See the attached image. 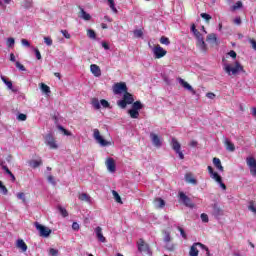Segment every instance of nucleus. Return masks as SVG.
<instances>
[{
	"label": "nucleus",
	"instance_id": "59",
	"mask_svg": "<svg viewBox=\"0 0 256 256\" xmlns=\"http://www.w3.org/2000/svg\"><path fill=\"white\" fill-rule=\"evenodd\" d=\"M18 121H27V115L26 114H19L18 115Z\"/></svg>",
	"mask_w": 256,
	"mask_h": 256
},
{
	"label": "nucleus",
	"instance_id": "44",
	"mask_svg": "<svg viewBox=\"0 0 256 256\" xmlns=\"http://www.w3.org/2000/svg\"><path fill=\"white\" fill-rule=\"evenodd\" d=\"M59 211H60L62 217H68L69 216V213L67 212V209H65L61 206H59Z\"/></svg>",
	"mask_w": 256,
	"mask_h": 256
},
{
	"label": "nucleus",
	"instance_id": "27",
	"mask_svg": "<svg viewBox=\"0 0 256 256\" xmlns=\"http://www.w3.org/2000/svg\"><path fill=\"white\" fill-rule=\"evenodd\" d=\"M153 203L158 207V209H163V207H165V200L162 198H155Z\"/></svg>",
	"mask_w": 256,
	"mask_h": 256
},
{
	"label": "nucleus",
	"instance_id": "62",
	"mask_svg": "<svg viewBox=\"0 0 256 256\" xmlns=\"http://www.w3.org/2000/svg\"><path fill=\"white\" fill-rule=\"evenodd\" d=\"M16 67L20 71H25V66L23 64H21L20 62H16Z\"/></svg>",
	"mask_w": 256,
	"mask_h": 256
},
{
	"label": "nucleus",
	"instance_id": "60",
	"mask_svg": "<svg viewBox=\"0 0 256 256\" xmlns=\"http://www.w3.org/2000/svg\"><path fill=\"white\" fill-rule=\"evenodd\" d=\"M21 43L24 45V47H31V43H29V40L27 39H22Z\"/></svg>",
	"mask_w": 256,
	"mask_h": 256
},
{
	"label": "nucleus",
	"instance_id": "4",
	"mask_svg": "<svg viewBox=\"0 0 256 256\" xmlns=\"http://www.w3.org/2000/svg\"><path fill=\"white\" fill-rule=\"evenodd\" d=\"M93 137L95 141H97V143L101 145V147H109V145H111V142L105 140L103 136H101V132L99 131V129L93 130Z\"/></svg>",
	"mask_w": 256,
	"mask_h": 256
},
{
	"label": "nucleus",
	"instance_id": "15",
	"mask_svg": "<svg viewBox=\"0 0 256 256\" xmlns=\"http://www.w3.org/2000/svg\"><path fill=\"white\" fill-rule=\"evenodd\" d=\"M106 167L110 173H115L116 171L115 160L113 158H108L106 160Z\"/></svg>",
	"mask_w": 256,
	"mask_h": 256
},
{
	"label": "nucleus",
	"instance_id": "43",
	"mask_svg": "<svg viewBox=\"0 0 256 256\" xmlns=\"http://www.w3.org/2000/svg\"><path fill=\"white\" fill-rule=\"evenodd\" d=\"M200 16L202 17V19L206 20V23H209V21L212 19L211 15L207 13H201Z\"/></svg>",
	"mask_w": 256,
	"mask_h": 256
},
{
	"label": "nucleus",
	"instance_id": "33",
	"mask_svg": "<svg viewBox=\"0 0 256 256\" xmlns=\"http://www.w3.org/2000/svg\"><path fill=\"white\" fill-rule=\"evenodd\" d=\"M165 249H166V251L173 252L177 249V244H173L171 242H166Z\"/></svg>",
	"mask_w": 256,
	"mask_h": 256
},
{
	"label": "nucleus",
	"instance_id": "9",
	"mask_svg": "<svg viewBox=\"0 0 256 256\" xmlns=\"http://www.w3.org/2000/svg\"><path fill=\"white\" fill-rule=\"evenodd\" d=\"M126 91H128V89L125 82H117L113 85V93L115 95H121V93H126Z\"/></svg>",
	"mask_w": 256,
	"mask_h": 256
},
{
	"label": "nucleus",
	"instance_id": "54",
	"mask_svg": "<svg viewBox=\"0 0 256 256\" xmlns=\"http://www.w3.org/2000/svg\"><path fill=\"white\" fill-rule=\"evenodd\" d=\"M34 53L36 55V59H38V61H41L42 59L41 52L37 48H34Z\"/></svg>",
	"mask_w": 256,
	"mask_h": 256
},
{
	"label": "nucleus",
	"instance_id": "41",
	"mask_svg": "<svg viewBox=\"0 0 256 256\" xmlns=\"http://www.w3.org/2000/svg\"><path fill=\"white\" fill-rule=\"evenodd\" d=\"M164 241H165V243H171V232H167V231H165L164 232Z\"/></svg>",
	"mask_w": 256,
	"mask_h": 256
},
{
	"label": "nucleus",
	"instance_id": "25",
	"mask_svg": "<svg viewBox=\"0 0 256 256\" xmlns=\"http://www.w3.org/2000/svg\"><path fill=\"white\" fill-rule=\"evenodd\" d=\"M16 247H18V249H21V251H23V253H25V251H27V244L25 243V241H23V239H19L17 241Z\"/></svg>",
	"mask_w": 256,
	"mask_h": 256
},
{
	"label": "nucleus",
	"instance_id": "5",
	"mask_svg": "<svg viewBox=\"0 0 256 256\" xmlns=\"http://www.w3.org/2000/svg\"><path fill=\"white\" fill-rule=\"evenodd\" d=\"M137 247H138L139 253H144L145 255H150L151 247H149V244L146 243V241L143 240L142 238H140L137 241Z\"/></svg>",
	"mask_w": 256,
	"mask_h": 256
},
{
	"label": "nucleus",
	"instance_id": "46",
	"mask_svg": "<svg viewBox=\"0 0 256 256\" xmlns=\"http://www.w3.org/2000/svg\"><path fill=\"white\" fill-rule=\"evenodd\" d=\"M44 43H45L48 47H51V45H53V39H51V37H44Z\"/></svg>",
	"mask_w": 256,
	"mask_h": 256
},
{
	"label": "nucleus",
	"instance_id": "20",
	"mask_svg": "<svg viewBox=\"0 0 256 256\" xmlns=\"http://www.w3.org/2000/svg\"><path fill=\"white\" fill-rule=\"evenodd\" d=\"M90 71L94 77H99L101 75V68L97 64H92L90 66Z\"/></svg>",
	"mask_w": 256,
	"mask_h": 256
},
{
	"label": "nucleus",
	"instance_id": "36",
	"mask_svg": "<svg viewBox=\"0 0 256 256\" xmlns=\"http://www.w3.org/2000/svg\"><path fill=\"white\" fill-rule=\"evenodd\" d=\"M87 37H89V39H97V33H95V30L93 29H88Z\"/></svg>",
	"mask_w": 256,
	"mask_h": 256
},
{
	"label": "nucleus",
	"instance_id": "53",
	"mask_svg": "<svg viewBox=\"0 0 256 256\" xmlns=\"http://www.w3.org/2000/svg\"><path fill=\"white\" fill-rule=\"evenodd\" d=\"M2 169L5 171V173H7V175L12 174L13 172H11V170H9V167H7L6 165H3V162L0 164Z\"/></svg>",
	"mask_w": 256,
	"mask_h": 256
},
{
	"label": "nucleus",
	"instance_id": "16",
	"mask_svg": "<svg viewBox=\"0 0 256 256\" xmlns=\"http://www.w3.org/2000/svg\"><path fill=\"white\" fill-rule=\"evenodd\" d=\"M150 138L154 147H161L162 142H161V138H159V135L155 133H150Z\"/></svg>",
	"mask_w": 256,
	"mask_h": 256
},
{
	"label": "nucleus",
	"instance_id": "8",
	"mask_svg": "<svg viewBox=\"0 0 256 256\" xmlns=\"http://www.w3.org/2000/svg\"><path fill=\"white\" fill-rule=\"evenodd\" d=\"M197 247H201L204 251H209V248L205 246V244L201 242H196L190 247L189 256H199V249Z\"/></svg>",
	"mask_w": 256,
	"mask_h": 256
},
{
	"label": "nucleus",
	"instance_id": "29",
	"mask_svg": "<svg viewBox=\"0 0 256 256\" xmlns=\"http://www.w3.org/2000/svg\"><path fill=\"white\" fill-rule=\"evenodd\" d=\"M225 146L227 151H230L231 153L235 151V144H233V142H230L229 139L225 140Z\"/></svg>",
	"mask_w": 256,
	"mask_h": 256
},
{
	"label": "nucleus",
	"instance_id": "19",
	"mask_svg": "<svg viewBox=\"0 0 256 256\" xmlns=\"http://www.w3.org/2000/svg\"><path fill=\"white\" fill-rule=\"evenodd\" d=\"M185 181L186 183H190V185H197V179H195V176L191 172L185 174Z\"/></svg>",
	"mask_w": 256,
	"mask_h": 256
},
{
	"label": "nucleus",
	"instance_id": "56",
	"mask_svg": "<svg viewBox=\"0 0 256 256\" xmlns=\"http://www.w3.org/2000/svg\"><path fill=\"white\" fill-rule=\"evenodd\" d=\"M248 209L249 211H252V213H256L255 204L253 202H250Z\"/></svg>",
	"mask_w": 256,
	"mask_h": 256
},
{
	"label": "nucleus",
	"instance_id": "18",
	"mask_svg": "<svg viewBox=\"0 0 256 256\" xmlns=\"http://www.w3.org/2000/svg\"><path fill=\"white\" fill-rule=\"evenodd\" d=\"M78 17L83 19L84 21H91V14L85 12V9L80 7V11L78 13Z\"/></svg>",
	"mask_w": 256,
	"mask_h": 256
},
{
	"label": "nucleus",
	"instance_id": "10",
	"mask_svg": "<svg viewBox=\"0 0 256 256\" xmlns=\"http://www.w3.org/2000/svg\"><path fill=\"white\" fill-rule=\"evenodd\" d=\"M34 226L39 231L40 237H49L51 235V229L39 224V222H35Z\"/></svg>",
	"mask_w": 256,
	"mask_h": 256
},
{
	"label": "nucleus",
	"instance_id": "1",
	"mask_svg": "<svg viewBox=\"0 0 256 256\" xmlns=\"http://www.w3.org/2000/svg\"><path fill=\"white\" fill-rule=\"evenodd\" d=\"M225 73L228 75H237L238 73H245V69L243 68V65L239 63V61L235 62V66L232 67L231 64H226L224 67Z\"/></svg>",
	"mask_w": 256,
	"mask_h": 256
},
{
	"label": "nucleus",
	"instance_id": "14",
	"mask_svg": "<svg viewBox=\"0 0 256 256\" xmlns=\"http://www.w3.org/2000/svg\"><path fill=\"white\" fill-rule=\"evenodd\" d=\"M95 233H96V237H97L98 241H100V243H106L107 238H105V236H103V228H101V226H98L95 228Z\"/></svg>",
	"mask_w": 256,
	"mask_h": 256
},
{
	"label": "nucleus",
	"instance_id": "55",
	"mask_svg": "<svg viewBox=\"0 0 256 256\" xmlns=\"http://www.w3.org/2000/svg\"><path fill=\"white\" fill-rule=\"evenodd\" d=\"M61 33L65 39H71V34H69V31L67 30H61Z\"/></svg>",
	"mask_w": 256,
	"mask_h": 256
},
{
	"label": "nucleus",
	"instance_id": "61",
	"mask_svg": "<svg viewBox=\"0 0 256 256\" xmlns=\"http://www.w3.org/2000/svg\"><path fill=\"white\" fill-rule=\"evenodd\" d=\"M72 229H73V231H79V229H80L79 223L73 222Z\"/></svg>",
	"mask_w": 256,
	"mask_h": 256
},
{
	"label": "nucleus",
	"instance_id": "2",
	"mask_svg": "<svg viewBox=\"0 0 256 256\" xmlns=\"http://www.w3.org/2000/svg\"><path fill=\"white\" fill-rule=\"evenodd\" d=\"M135 99L133 98L132 94L129 93V91L124 92L122 100H119L117 102L118 106L121 107V109H125L127 105H133Z\"/></svg>",
	"mask_w": 256,
	"mask_h": 256
},
{
	"label": "nucleus",
	"instance_id": "11",
	"mask_svg": "<svg viewBox=\"0 0 256 256\" xmlns=\"http://www.w3.org/2000/svg\"><path fill=\"white\" fill-rule=\"evenodd\" d=\"M246 163L250 169V175H252V177H256V159H255V157H247Z\"/></svg>",
	"mask_w": 256,
	"mask_h": 256
},
{
	"label": "nucleus",
	"instance_id": "47",
	"mask_svg": "<svg viewBox=\"0 0 256 256\" xmlns=\"http://www.w3.org/2000/svg\"><path fill=\"white\" fill-rule=\"evenodd\" d=\"M100 105H102V107H104V109H107L110 107L111 104H109V102L105 99L100 100Z\"/></svg>",
	"mask_w": 256,
	"mask_h": 256
},
{
	"label": "nucleus",
	"instance_id": "37",
	"mask_svg": "<svg viewBox=\"0 0 256 256\" xmlns=\"http://www.w3.org/2000/svg\"><path fill=\"white\" fill-rule=\"evenodd\" d=\"M112 195H113L116 203H123V201L121 200V196L119 195V193L117 191L113 190Z\"/></svg>",
	"mask_w": 256,
	"mask_h": 256
},
{
	"label": "nucleus",
	"instance_id": "6",
	"mask_svg": "<svg viewBox=\"0 0 256 256\" xmlns=\"http://www.w3.org/2000/svg\"><path fill=\"white\" fill-rule=\"evenodd\" d=\"M194 37L197 39V47L201 49L204 53L207 51V44L205 43V40L203 38V34L197 30L193 33Z\"/></svg>",
	"mask_w": 256,
	"mask_h": 256
},
{
	"label": "nucleus",
	"instance_id": "23",
	"mask_svg": "<svg viewBox=\"0 0 256 256\" xmlns=\"http://www.w3.org/2000/svg\"><path fill=\"white\" fill-rule=\"evenodd\" d=\"M172 149L176 152L181 151V144L179 143V141L177 140V138H172Z\"/></svg>",
	"mask_w": 256,
	"mask_h": 256
},
{
	"label": "nucleus",
	"instance_id": "31",
	"mask_svg": "<svg viewBox=\"0 0 256 256\" xmlns=\"http://www.w3.org/2000/svg\"><path fill=\"white\" fill-rule=\"evenodd\" d=\"M40 89L42 93H45V95H49V93H51V88L45 83H40Z\"/></svg>",
	"mask_w": 256,
	"mask_h": 256
},
{
	"label": "nucleus",
	"instance_id": "45",
	"mask_svg": "<svg viewBox=\"0 0 256 256\" xmlns=\"http://www.w3.org/2000/svg\"><path fill=\"white\" fill-rule=\"evenodd\" d=\"M58 129H59V131H62V133H64V135H66L67 137L71 136V132H69L63 126H58Z\"/></svg>",
	"mask_w": 256,
	"mask_h": 256
},
{
	"label": "nucleus",
	"instance_id": "12",
	"mask_svg": "<svg viewBox=\"0 0 256 256\" xmlns=\"http://www.w3.org/2000/svg\"><path fill=\"white\" fill-rule=\"evenodd\" d=\"M153 53L155 59H162V57H165V55H167V50L163 49V47L158 44L154 47Z\"/></svg>",
	"mask_w": 256,
	"mask_h": 256
},
{
	"label": "nucleus",
	"instance_id": "64",
	"mask_svg": "<svg viewBox=\"0 0 256 256\" xmlns=\"http://www.w3.org/2000/svg\"><path fill=\"white\" fill-rule=\"evenodd\" d=\"M206 97H207L208 99H215V93H213V92H208V93L206 94Z\"/></svg>",
	"mask_w": 256,
	"mask_h": 256
},
{
	"label": "nucleus",
	"instance_id": "17",
	"mask_svg": "<svg viewBox=\"0 0 256 256\" xmlns=\"http://www.w3.org/2000/svg\"><path fill=\"white\" fill-rule=\"evenodd\" d=\"M179 83L181 86L184 87V89H187L190 91L193 95H195V89H193V86L188 84L187 81H185L183 78H179Z\"/></svg>",
	"mask_w": 256,
	"mask_h": 256
},
{
	"label": "nucleus",
	"instance_id": "42",
	"mask_svg": "<svg viewBox=\"0 0 256 256\" xmlns=\"http://www.w3.org/2000/svg\"><path fill=\"white\" fill-rule=\"evenodd\" d=\"M134 36L136 37V39H141V37H143V30L141 29L134 30Z\"/></svg>",
	"mask_w": 256,
	"mask_h": 256
},
{
	"label": "nucleus",
	"instance_id": "52",
	"mask_svg": "<svg viewBox=\"0 0 256 256\" xmlns=\"http://www.w3.org/2000/svg\"><path fill=\"white\" fill-rule=\"evenodd\" d=\"M6 44L8 47H13L15 45V38H8Z\"/></svg>",
	"mask_w": 256,
	"mask_h": 256
},
{
	"label": "nucleus",
	"instance_id": "3",
	"mask_svg": "<svg viewBox=\"0 0 256 256\" xmlns=\"http://www.w3.org/2000/svg\"><path fill=\"white\" fill-rule=\"evenodd\" d=\"M208 173L210 174L211 179H214L216 181V183L220 184V187L226 191L227 190V186L225 185V183H223V178H221V176L219 175V173L215 172L213 170V167L208 166Z\"/></svg>",
	"mask_w": 256,
	"mask_h": 256
},
{
	"label": "nucleus",
	"instance_id": "21",
	"mask_svg": "<svg viewBox=\"0 0 256 256\" xmlns=\"http://www.w3.org/2000/svg\"><path fill=\"white\" fill-rule=\"evenodd\" d=\"M206 41L208 43H211L212 45H218L219 44L217 42V34H215V33L208 34V36L206 38Z\"/></svg>",
	"mask_w": 256,
	"mask_h": 256
},
{
	"label": "nucleus",
	"instance_id": "49",
	"mask_svg": "<svg viewBox=\"0 0 256 256\" xmlns=\"http://www.w3.org/2000/svg\"><path fill=\"white\" fill-rule=\"evenodd\" d=\"M241 7H243V2L238 1L234 4L233 11H237V9H241Z\"/></svg>",
	"mask_w": 256,
	"mask_h": 256
},
{
	"label": "nucleus",
	"instance_id": "58",
	"mask_svg": "<svg viewBox=\"0 0 256 256\" xmlns=\"http://www.w3.org/2000/svg\"><path fill=\"white\" fill-rule=\"evenodd\" d=\"M48 181L51 183V185H57V182L55 181V177L53 176H48Z\"/></svg>",
	"mask_w": 256,
	"mask_h": 256
},
{
	"label": "nucleus",
	"instance_id": "26",
	"mask_svg": "<svg viewBox=\"0 0 256 256\" xmlns=\"http://www.w3.org/2000/svg\"><path fill=\"white\" fill-rule=\"evenodd\" d=\"M213 165L218 171H224L223 165H221V159L217 157L213 158Z\"/></svg>",
	"mask_w": 256,
	"mask_h": 256
},
{
	"label": "nucleus",
	"instance_id": "63",
	"mask_svg": "<svg viewBox=\"0 0 256 256\" xmlns=\"http://www.w3.org/2000/svg\"><path fill=\"white\" fill-rule=\"evenodd\" d=\"M228 55L230 57H232V59H237V52H235L234 50H231Z\"/></svg>",
	"mask_w": 256,
	"mask_h": 256
},
{
	"label": "nucleus",
	"instance_id": "51",
	"mask_svg": "<svg viewBox=\"0 0 256 256\" xmlns=\"http://www.w3.org/2000/svg\"><path fill=\"white\" fill-rule=\"evenodd\" d=\"M49 255H51V256H57V255H59V250L54 249V248H50V250H49Z\"/></svg>",
	"mask_w": 256,
	"mask_h": 256
},
{
	"label": "nucleus",
	"instance_id": "30",
	"mask_svg": "<svg viewBox=\"0 0 256 256\" xmlns=\"http://www.w3.org/2000/svg\"><path fill=\"white\" fill-rule=\"evenodd\" d=\"M1 80L3 81V83H5V85L8 87V89H10L11 91H15V90H13V82L8 80L7 77L2 75Z\"/></svg>",
	"mask_w": 256,
	"mask_h": 256
},
{
	"label": "nucleus",
	"instance_id": "7",
	"mask_svg": "<svg viewBox=\"0 0 256 256\" xmlns=\"http://www.w3.org/2000/svg\"><path fill=\"white\" fill-rule=\"evenodd\" d=\"M44 143L49 147V149H59V145H57V140L53 134H46L44 137Z\"/></svg>",
	"mask_w": 256,
	"mask_h": 256
},
{
	"label": "nucleus",
	"instance_id": "34",
	"mask_svg": "<svg viewBox=\"0 0 256 256\" xmlns=\"http://www.w3.org/2000/svg\"><path fill=\"white\" fill-rule=\"evenodd\" d=\"M132 109H134L136 111H141V109H143V104L141 103V101L133 102Z\"/></svg>",
	"mask_w": 256,
	"mask_h": 256
},
{
	"label": "nucleus",
	"instance_id": "50",
	"mask_svg": "<svg viewBox=\"0 0 256 256\" xmlns=\"http://www.w3.org/2000/svg\"><path fill=\"white\" fill-rule=\"evenodd\" d=\"M200 217H201L203 223H209V216H208L207 214L202 213V214L200 215Z\"/></svg>",
	"mask_w": 256,
	"mask_h": 256
},
{
	"label": "nucleus",
	"instance_id": "48",
	"mask_svg": "<svg viewBox=\"0 0 256 256\" xmlns=\"http://www.w3.org/2000/svg\"><path fill=\"white\" fill-rule=\"evenodd\" d=\"M177 229L180 232L181 237H183V239H187V233H185V230L181 226H178Z\"/></svg>",
	"mask_w": 256,
	"mask_h": 256
},
{
	"label": "nucleus",
	"instance_id": "24",
	"mask_svg": "<svg viewBox=\"0 0 256 256\" xmlns=\"http://www.w3.org/2000/svg\"><path fill=\"white\" fill-rule=\"evenodd\" d=\"M213 215L214 217H221V215H223V209L217 204L213 205Z\"/></svg>",
	"mask_w": 256,
	"mask_h": 256
},
{
	"label": "nucleus",
	"instance_id": "22",
	"mask_svg": "<svg viewBox=\"0 0 256 256\" xmlns=\"http://www.w3.org/2000/svg\"><path fill=\"white\" fill-rule=\"evenodd\" d=\"M79 201H85L86 203H91V196L87 193H78Z\"/></svg>",
	"mask_w": 256,
	"mask_h": 256
},
{
	"label": "nucleus",
	"instance_id": "39",
	"mask_svg": "<svg viewBox=\"0 0 256 256\" xmlns=\"http://www.w3.org/2000/svg\"><path fill=\"white\" fill-rule=\"evenodd\" d=\"M108 5L113 13H117V8L115 7V0H108Z\"/></svg>",
	"mask_w": 256,
	"mask_h": 256
},
{
	"label": "nucleus",
	"instance_id": "28",
	"mask_svg": "<svg viewBox=\"0 0 256 256\" xmlns=\"http://www.w3.org/2000/svg\"><path fill=\"white\" fill-rule=\"evenodd\" d=\"M29 165H30V167H32V169H37V167L43 165V161L42 160H30Z\"/></svg>",
	"mask_w": 256,
	"mask_h": 256
},
{
	"label": "nucleus",
	"instance_id": "32",
	"mask_svg": "<svg viewBox=\"0 0 256 256\" xmlns=\"http://www.w3.org/2000/svg\"><path fill=\"white\" fill-rule=\"evenodd\" d=\"M128 115H130L131 119H139V112L134 108L128 110Z\"/></svg>",
	"mask_w": 256,
	"mask_h": 256
},
{
	"label": "nucleus",
	"instance_id": "38",
	"mask_svg": "<svg viewBox=\"0 0 256 256\" xmlns=\"http://www.w3.org/2000/svg\"><path fill=\"white\" fill-rule=\"evenodd\" d=\"M0 193H2V195H7V193H9V190H7V187L3 185V182L1 180H0Z\"/></svg>",
	"mask_w": 256,
	"mask_h": 256
},
{
	"label": "nucleus",
	"instance_id": "35",
	"mask_svg": "<svg viewBox=\"0 0 256 256\" xmlns=\"http://www.w3.org/2000/svg\"><path fill=\"white\" fill-rule=\"evenodd\" d=\"M91 103H92V106L94 107V109H96V110L101 109V103L99 102V99L92 98Z\"/></svg>",
	"mask_w": 256,
	"mask_h": 256
},
{
	"label": "nucleus",
	"instance_id": "40",
	"mask_svg": "<svg viewBox=\"0 0 256 256\" xmlns=\"http://www.w3.org/2000/svg\"><path fill=\"white\" fill-rule=\"evenodd\" d=\"M160 43L162 45H170L171 44V41L169 40V38L165 37V36H162L160 38Z\"/></svg>",
	"mask_w": 256,
	"mask_h": 256
},
{
	"label": "nucleus",
	"instance_id": "57",
	"mask_svg": "<svg viewBox=\"0 0 256 256\" xmlns=\"http://www.w3.org/2000/svg\"><path fill=\"white\" fill-rule=\"evenodd\" d=\"M17 198L21 199V201H23V203H25L26 199H25V193L20 192L17 194Z\"/></svg>",
	"mask_w": 256,
	"mask_h": 256
},
{
	"label": "nucleus",
	"instance_id": "13",
	"mask_svg": "<svg viewBox=\"0 0 256 256\" xmlns=\"http://www.w3.org/2000/svg\"><path fill=\"white\" fill-rule=\"evenodd\" d=\"M179 198L180 201H182L183 205H185V207L193 208L195 206L191 201V198H189V196H186L184 192H179Z\"/></svg>",
	"mask_w": 256,
	"mask_h": 256
}]
</instances>
